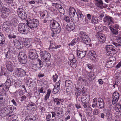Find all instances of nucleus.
<instances>
[{
  "instance_id": "nucleus-1",
  "label": "nucleus",
  "mask_w": 121,
  "mask_h": 121,
  "mask_svg": "<svg viewBox=\"0 0 121 121\" xmlns=\"http://www.w3.org/2000/svg\"><path fill=\"white\" fill-rule=\"evenodd\" d=\"M39 22L37 19L33 17V15L32 14H29V16L27 20L26 24L28 27L31 29L36 28L39 24Z\"/></svg>"
},
{
  "instance_id": "nucleus-2",
  "label": "nucleus",
  "mask_w": 121,
  "mask_h": 121,
  "mask_svg": "<svg viewBox=\"0 0 121 121\" xmlns=\"http://www.w3.org/2000/svg\"><path fill=\"white\" fill-rule=\"evenodd\" d=\"M50 27L51 30L55 32L56 34H58L60 31V26L59 24L54 20H51Z\"/></svg>"
},
{
  "instance_id": "nucleus-3",
  "label": "nucleus",
  "mask_w": 121,
  "mask_h": 121,
  "mask_svg": "<svg viewBox=\"0 0 121 121\" xmlns=\"http://www.w3.org/2000/svg\"><path fill=\"white\" fill-rule=\"evenodd\" d=\"M77 12L78 16L76 15V17L74 16L73 17H72L71 19L72 21L74 22H78L79 20L78 17H79L81 19V22L82 23L85 24H88V20L85 18L80 10H78Z\"/></svg>"
},
{
  "instance_id": "nucleus-4",
  "label": "nucleus",
  "mask_w": 121,
  "mask_h": 121,
  "mask_svg": "<svg viewBox=\"0 0 121 121\" xmlns=\"http://www.w3.org/2000/svg\"><path fill=\"white\" fill-rule=\"evenodd\" d=\"M79 35L77 40L80 41H83L84 43L87 45H88L90 43L91 40L85 32L83 31L80 32Z\"/></svg>"
},
{
  "instance_id": "nucleus-5",
  "label": "nucleus",
  "mask_w": 121,
  "mask_h": 121,
  "mask_svg": "<svg viewBox=\"0 0 121 121\" xmlns=\"http://www.w3.org/2000/svg\"><path fill=\"white\" fill-rule=\"evenodd\" d=\"M18 30L20 33L24 34H27L30 32L29 27L23 23H20L18 24Z\"/></svg>"
},
{
  "instance_id": "nucleus-6",
  "label": "nucleus",
  "mask_w": 121,
  "mask_h": 121,
  "mask_svg": "<svg viewBox=\"0 0 121 121\" xmlns=\"http://www.w3.org/2000/svg\"><path fill=\"white\" fill-rule=\"evenodd\" d=\"M3 4L1 0H0V16L3 18H5L9 14V10L5 7H3L1 10H0Z\"/></svg>"
},
{
  "instance_id": "nucleus-7",
  "label": "nucleus",
  "mask_w": 121,
  "mask_h": 121,
  "mask_svg": "<svg viewBox=\"0 0 121 121\" xmlns=\"http://www.w3.org/2000/svg\"><path fill=\"white\" fill-rule=\"evenodd\" d=\"M41 59L42 60H49L50 58V55L49 53L45 51H41L40 52Z\"/></svg>"
},
{
  "instance_id": "nucleus-8",
  "label": "nucleus",
  "mask_w": 121,
  "mask_h": 121,
  "mask_svg": "<svg viewBox=\"0 0 121 121\" xmlns=\"http://www.w3.org/2000/svg\"><path fill=\"white\" fill-rule=\"evenodd\" d=\"M14 70V72L17 74L18 77H21L23 76L25 74L24 71L21 69L18 68H15Z\"/></svg>"
},
{
  "instance_id": "nucleus-9",
  "label": "nucleus",
  "mask_w": 121,
  "mask_h": 121,
  "mask_svg": "<svg viewBox=\"0 0 121 121\" xmlns=\"http://www.w3.org/2000/svg\"><path fill=\"white\" fill-rule=\"evenodd\" d=\"M37 53L36 50L34 49H30L29 52V56L31 60H34L37 58L36 55Z\"/></svg>"
},
{
  "instance_id": "nucleus-10",
  "label": "nucleus",
  "mask_w": 121,
  "mask_h": 121,
  "mask_svg": "<svg viewBox=\"0 0 121 121\" xmlns=\"http://www.w3.org/2000/svg\"><path fill=\"white\" fill-rule=\"evenodd\" d=\"M119 95L118 92H114L112 96V104H115L116 103L119 99Z\"/></svg>"
},
{
  "instance_id": "nucleus-11",
  "label": "nucleus",
  "mask_w": 121,
  "mask_h": 121,
  "mask_svg": "<svg viewBox=\"0 0 121 121\" xmlns=\"http://www.w3.org/2000/svg\"><path fill=\"white\" fill-rule=\"evenodd\" d=\"M32 43V40L30 38H26L24 40L23 44L25 46L28 48L31 45Z\"/></svg>"
},
{
  "instance_id": "nucleus-12",
  "label": "nucleus",
  "mask_w": 121,
  "mask_h": 121,
  "mask_svg": "<svg viewBox=\"0 0 121 121\" xmlns=\"http://www.w3.org/2000/svg\"><path fill=\"white\" fill-rule=\"evenodd\" d=\"M14 63L13 61H7L6 63L7 68V69L9 71L12 72L13 69V63Z\"/></svg>"
},
{
  "instance_id": "nucleus-13",
  "label": "nucleus",
  "mask_w": 121,
  "mask_h": 121,
  "mask_svg": "<svg viewBox=\"0 0 121 121\" xmlns=\"http://www.w3.org/2000/svg\"><path fill=\"white\" fill-rule=\"evenodd\" d=\"M103 21L105 24L109 25H110V22H112L113 19L111 17L106 16L104 17Z\"/></svg>"
},
{
  "instance_id": "nucleus-14",
  "label": "nucleus",
  "mask_w": 121,
  "mask_h": 121,
  "mask_svg": "<svg viewBox=\"0 0 121 121\" xmlns=\"http://www.w3.org/2000/svg\"><path fill=\"white\" fill-rule=\"evenodd\" d=\"M69 14L71 18L72 17H73L74 16H76V15H77V16H78V13H76L74 8L73 7L70 8Z\"/></svg>"
},
{
  "instance_id": "nucleus-15",
  "label": "nucleus",
  "mask_w": 121,
  "mask_h": 121,
  "mask_svg": "<svg viewBox=\"0 0 121 121\" xmlns=\"http://www.w3.org/2000/svg\"><path fill=\"white\" fill-rule=\"evenodd\" d=\"M18 57L19 60H27L26 56L24 52H20Z\"/></svg>"
},
{
  "instance_id": "nucleus-16",
  "label": "nucleus",
  "mask_w": 121,
  "mask_h": 121,
  "mask_svg": "<svg viewBox=\"0 0 121 121\" xmlns=\"http://www.w3.org/2000/svg\"><path fill=\"white\" fill-rule=\"evenodd\" d=\"M75 28L74 24L73 22L68 23L66 26V29L69 31H72Z\"/></svg>"
},
{
  "instance_id": "nucleus-17",
  "label": "nucleus",
  "mask_w": 121,
  "mask_h": 121,
  "mask_svg": "<svg viewBox=\"0 0 121 121\" xmlns=\"http://www.w3.org/2000/svg\"><path fill=\"white\" fill-rule=\"evenodd\" d=\"M64 101L62 99H59L57 98H55L53 100L54 104L58 106L60 105L61 104H62Z\"/></svg>"
},
{
  "instance_id": "nucleus-18",
  "label": "nucleus",
  "mask_w": 121,
  "mask_h": 121,
  "mask_svg": "<svg viewBox=\"0 0 121 121\" xmlns=\"http://www.w3.org/2000/svg\"><path fill=\"white\" fill-rule=\"evenodd\" d=\"M65 85L66 87H69L71 89H73V86L72 82L69 80H66Z\"/></svg>"
},
{
  "instance_id": "nucleus-19",
  "label": "nucleus",
  "mask_w": 121,
  "mask_h": 121,
  "mask_svg": "<svg viewBox=\"0 0 121 121\" xmlns=\"http://www.w3.org/2000/svg\"><path fill=\"white\" fill-rule=\"evenodd\" d=\"M77 54L79 58L82 59L86 55V53L82 51H80L78 50H77Z\"/></svg>"
},
{
  "instance_id": "nucleus-20",
  "label": "nucleus",
  "mask_w": 121,
  "mask_h": 121,
  "mask_svg": "<svg viewBox=\"0 0 121 121\" xmlns=\"http://www.w3.org/2000/svg\"><path fill=\"white\" fill-rule=\"evenodd\" d=\"M99 103V105L100 109L104 108V103L103 99L101 98H99L98 99Z\"/></svg>"
},
{
  "instance_id": "nucleus-21",
  "label": "nucleus",
  "mask_w": 121,
  "mask_h": 121,
  "mask_svg": "<svg viewBox=\"0 0 121 121\" xmlns=\"http://www.w3.org/2000/svg\"><path fill=\"white\" fill-rule=\"evenodd\" d=\"M15 47L19 49L21 48V45L19 41L15 39L13 41Z\"/></svg>"
},
{
  "instance_id": "nucleus-22",
  "label": "nucleus",
  "mask_w": 121,
  "mask_h": 121,
  "mask_svg": "<svg viewBox=\"0 0 121 121\" xmlns=\"http://www.w3.org/2000/svg\"><path fill=\"white\" fill-rule=\"evenodd\" d=\"M98 39L100 42L104 43L105 40V36L103 34H100L98 37Z\"/></svg>"
},
{
  "instance_id": "nucleus-23",
  "label": "nucleus",
  "mask_w": 121,
  "mask_h": 121,
  "mask_svg": "<svg viewBox=\"0 0 121 121\" xmlns=\"http://www.w3.org/2000/svg\"><path fill=\"white\" fill-rule=\"evenodd\" d=\"M26 84L28 86L33 87L35 86V82L34 81H32L31 80V79H30L27 80Z\"/></svg>"
},
{
  "instance_id": "nucleus-24",
  "label": "nucleus",
  "mask_w": 121,
  "mask_h": 121,
  "mask_svg": "<svg viewBox=\"0 0 121 121\" xmlns=\"http://www.w3.org/2000/svg\"><path fill=\"white\" fill-rule=\"evenodd\" d=\"M98 19L97 18L94 16H92L91 19V22L93 24H97L98 22Z\"/></svg>"
},
{
  "instance_id": "nucleus-25",
  "label": "nucleus",
  "mask_w": 121,
  "mask_h": 121,
  "mask_svg": "<svg viewBox=\"0 0 121 121\" xmlns=\"http://www.w3.org/2000/svg\"><path fill=\"white\" fill-rule=\"evenodd\" d=\"M51 92V91L50 90H47V94L44 97V99L45 101H46L49 98Z\"/></svg>"
},
{
  "instance_id": "nucleus-26",
  "label": "nucleus",
  "mask_w": 121,
  "mask_h": 121,
  "mask_svg": "<svg viewBox=\"0 0 121 121\" xmlns=\"http://www.w3.org/2000/svg\"><path fill=\"white\" fill-rule=\"evenodd\" d=\"M3 26V27L5 28L6 30L9 29L10 27V25L9 22H7L4 23Z\"/></svg>"
},
{
  "instance_id": "nucleus-27",
  "label": "nucleus",
  "mask_w": 121,
  "mask_h": 121,
  "mask_svg": "<svg viewBox=\"0 0 121 121\" xmlns=\"http://www.w3.org/2000/svg\"><path fill=\"white\" fill-rule=\"evenodd\" d=\"M5 40L4 37L2 33L0 32V45L4 44V43Z\"/></svg>"
},
{
  "instance_id": "nucleus-28",
  "label": "nucleus",
  "mask_w": 121,
  "mask_h": 121,
  "mask_svg": "<svg viewBox=\"0 0 121 121\" xmlns=\"http://www.w3.org/2000/svg\"><path fill=\"white\" fill-rule=\"evenodd\" d=\"M78 87V86H77L76 87L77 88H75V95L77 97L79 96L81 94V91L80 90L81 89H78L77 87Z\"/></svg>"
},
{
  "instance_id": "nucleus-29",
  "label": "nucleus",
  "mask_w": 121,
  "mask_h": 121,
  "mask_svg": "<svg viewBox=\"0 0 121 121\" xmlns=\"http://www.w3.org/2000/svg\"><path fill=\"white\" fill-rule=\"evenodd\" d=\"M6 114V112L5 109H1L0 110V115L2 117L5 116Z\"/></svg>"
},
{
  "instance_id": "nucleus-30",
  "label": "nucleus",
  "mask_w": 121,
  "mask_h": 121,
  "mask_svg": "<svg viewBox=\"0 0 121 121\" xmlns=\"http://www.w3.org/2000/svg\"><path fill=\"white\" fill-rule=\"evenodd\" d=\"M11 81L10 79H7L4 83L5 85L6 86V88H9L10 86Z\"/></svg>"
},
{
  "instance_id": "nucleus-31",
  "label": "nucleus",
  "mask_w": 121,
  "mask_h": 121,
  "mask_svg": "<svg viewBox=\"0 0 121 121\" xmlns=\"http://www.w3.org/2000/svg\"><path fill=\"white\" fill-rule=\"evenodd\" d=\"M70 65L73 68H75L77 66L76 61H70Z\"/></svg>"
},
{
  "instance_id": "nucleus-32",
  "label": "nucleus",
  "mask_w": 121,
  "mask_h": 121,
  "mask_svg": "<svg viewBox=\"0 0 121 121\" xmlns=\"http://www.w3.org/2000/svg\"><path fill=\"white\" fill-rule=\"evenodd\" d=\"M17 13L18 16L20 14H21L23 12H25L24 10L22 8H19L17 10Z\"/></svg>"
},
{
  "instance_id": "nucleus-33",
  "label": "nucleus",
  "mask_w": 121,
  "mask_h": 121,
  "mask_svg": "<svg viewBox=\"0 0 121 121\" xmlns=\"http://www.w3.org/2000/svg\"><path fill=\"white\" fill-rule=\"evenodd\" d=\"M109 27L112 32L113 34L115 35H117L118 34V31L117 29H115V28H112V27L110 26H109Z\"/></svg>"
},
{
  "instance_id": "nucleus-34",
  "label": "nucleus",
  "mask_w": 121,
  "mask_h": 121,
  "mask_svg": "<svg viewBox=\"0 0 121 121\" xmlns=\"http://www.w3.org/2000/svg\"><path fill=\"white\" fill-rule=\"evenodd\" d=\"M25 12H23L22 14H20L19 16V17L22 19H25L26 18V15Z\"/></svg>"
},
{
  "instance_id": "nucleus-35",
  "label": "nucleus",
  "mask_w": 121,
  "mask_h": 121,
  "mask_svg": "<svg viewBox=\"0 0 121 121\" xmlns=\"http://www.w3.org/2000/svg\"><path fill=\"white\" fill-rule=\"evenodd\" d=\"M12 54V52L9 51H8L7 52V54H6V58L8 59L10 58Z\"/></svg>"
},
{
  "instance_id": "nucleus-36",
  "label": "nucleus",
  "mask_w": 121,
  "mask_h": 121,
  "mask_svg": "<svg viewBox=\"0 0 121 121\" xmlns=\"http://www.w3.org/2000/svg\"><path fill=\"white\" fill-rule=\"evenodd\" d=\"M99 110L97 108L94 109L93 111V114L94 115H98L99 114Z\"/></svg>"
},
{
  "instance_id": "nucleus-37",
  "label": "nucleus",
  "mask_w": 121,
  "mask_h": 121,
  "mask_svg": "<svg viewBox=\"0 0 121 121\" xmlns=\"http://www.w3.org/2000/svg\"><path fill=\"white\" fill-rule=\"evenodd\" d=\"M60 89L58 88H55L54 87V88L53 89V93L54 94H56L59 91Z\"/></svg>"
},
{
  "instance_id": "nucleus-38",
  "label": "nucleus",
  "mask_w": 121,
  "mask_h": 121,
  "mask_svg": "<svg viewBox=\"0 0 121 121\" xmlns=\"http://www.w3.org/2000/svg\"><path fill=\"white\" fill-rule=\"evenodd\" d=\"M106 55L108 56H112L114 55V53L111 51H106Z\"/></svg>"
},
{
  "instance_id": "nucleus-39",
  "label": "nucleus",
  "mask_w": 121,
  "mask_h": 121,
  "mask_svg": "<svg viewBox=\"0 0 121 121\" xmlns=\"http://www.w3.org/2000/svg\"><path fill=\"white\" fill-rule=\"evenodd\" d=\"M96 54L95 52L93 50H91L89 51L88 53V56L94 55L95 56Z\"/></svg>"
},
{
  "instance_id": "nucleus-40",
  "label": "nucleus",
  "mask_w": 121,
  "mask_h": 121,
  "mask_svg": "<svg viewBox=\"0 0 121 121\" xmlns=\"http://www.w3.org/2000/svg\"><path fill=\"white\" fill-rule=\"evenodd\" d=\"M21 83L19 81L16 82L14 84V85L15 86V87H18L20 86L21 85Z\"/></svg>"
},
{
  "instance_id": "nucleus-41",
  "label": "nucleus",
  "mask_w": 121,
  "mask_h": 121,
  "mask_svg": "<svg viewBox=\"0 0 121 121\" xmlns=\"http://www.w3.org/2000/svg\"><path fill=\"white\" fill-rule=\"evenodd\" d=\"M86 89L85 88H84V87L82 88L81 90V91L82 93V95L84 96H86L87 94L86 92Z\"/></svg>"
},
{
  "instance_id": "nucleus-42",
  "label": "nucleus",
  "mask_w": 121,
  "mask_h": 121,
  "mask_svg": "<svg viewBox=\"0 0 121 121\" xmlns=\"http://www.w3.org/2000/svg\"><path fill=\"white\" fill-rule=\"evenodd\" d=\"M112 45H107L106 47V51H111V50L112 49Z\"/></svg>"
},
{
  "instance_id": "nucleus-43",
  "label": "nucleus",
  "mask_w": 121,
  "mask_h": 121,
  "mask_svg": "<svg viewBox=\"0 0 121 121\" xmlns=\"http://www.w3.org/2000/svg\"><path fill=\"white\" fill-rule=\"evenodd\" d=\"M76 39H74L70 43L68 44V45L70 46V45L73 46L74 45L76 44Z\"/></svg>"
},
{
  "instance_id": "nucleus-44",
  "label": "nucleus",
  "mask_w": 121,
  "mask_h": 121,
  "mask_svg": "<svg viewBox=\"0 0 121 121\" xmlns=\"http://www.w3.org/2000/svg\"><path fill=\"white\" fill-rule=\"evenodd\" d=\"M33 119L31 118L30 116H27L24 121H33Z\"/></svg>"
},
{
  "instance_id": "nucleus-45",
  "label": "nucleus",
  "mask_w": 121,
  "mask_h": 121,
  "mask_svg": "<svg viewBox=\"0 0 121 121\" xmlns=\"http://www.w3.org/2000/svg\"><path fill=\"white\" fill-rule=\"evenodd\" d=\"M96 55L95 56L94 55H91L89 56V58L91 60H94L96 59Z\"/></svg>"
},
{
  "instance_id": "nucleus-46",
  "label": "nucleus",
  "mask_w": 121,
  "mask_h": 121,
  "mask_svg": "<svg viewBox=\"0 0 121 121\" xmlns=\"http://www.w3.org/2000/svg\"><path fill=\"white\" fill-rule=\"evenodd\" d=\"M86 97H83L82 96L81 98V101L82 103L84 104L86 103Z\"/></svg>"
},
{
  "instance_id": "nucleus-47",
  "label": "nucleus",
  "mask_w": 121,
  "mask_h": 121,
  "mask_svg": "<svg viewBox=\"0 0 121 121\" xmlns=\"http://www.w3.org/2000/svg\"><path fill=\"white\" fill-rule=\"evenodd\" d=\"M64 20L66 22H68L70 21V19L69 17L67 16H65L64 17Z\"/></svg>"
},
{
  "instance_id": "nucleus-48",
  "label": "nucleus",
  "mask_w": 121,
  "mask_h": 121,
  "mask_svg": "<svg viewBox=\"0 0 121 121\" xmlns=\"http://www.w3.org/2000/svg\"><path fill=\"white\" fill-rule=\"evenodd\" d=\"M53 81L54 82L56 81L58 78V75L57 74H55V75H53Z\"/></svg>"
},
{
  "instance_id": "nucleus-49",
  "label": "nucleus",
  "mask_w": 121,
  "mask_h": 121,
  "mask_svg": "<svg viewBox=\"0 0 121 121\" xmlns=\"http://www.w3.org/2000/svg\"><path fill=\"white\" fill-rule=\"evenodd\" d=\"M74 58V56L72 54L70 55L69 57V60H73Z\"/></svg>"
},
{
  "instance_id": "nucleus-50",
  "label": "nucleus",
  "mask_w": 121,
  "mask_h": 121,
  "mask_svg": "<svg viewBox=\"0 0 121 121\" xmlns=\"http://www.w3.org/2000/svg\"><path fill=\"white\" fill-rule=\"evenodd\" d=\"M8 37L10 39H12V38L14 39L16 38L17 36L15 35H8Z\"/></svg>"
},
{
  "instance_id": "nucleus-51",
  "label": "nucleus",
  "mask_w": 121,
  "mask_h": 121,
  "mask_svg": "<svg viewBox=\"0 0 121 121\" xmlns=\"http://www.w3.org/2000/svg\"><path fill=\"white\" fill-rule=\"evenodd\" d=\"M92 102L93 104L97 105V99L96 98H94Z\"/></svg>"
},
{
  "instance_id": "nucleus-52",
  "label": "nucleus",
  "mask_w": 121,
  "mask_h": 121,
  "mask_svg": "<svg viewBox=\"0 0 121 121\" xmlns=\"http://www.w3.org/2000/svg\"><path fill=\"white\" fill-rule=\"evenodd\" d=\"M3 100V98L2 96L0 95V104L1 105L3 103L2 101Z\"/></svg>"
},
{
  "instance_id": "nucleus-53",
  "label": "nucleus",
  "mask_w": 121,
  "mask_h": 121,
  "mask_svg": "<svg viewBox=\"0 0 121 121\" xmlns=\"http://www.w3.org/2000/svg\"><path fill=\"white\" fill-rule=\"evenodd\" d=\"M26 98V97L25 95L22 96L21 98L20 101H21L22 102L25 100Z\"/></svg>"
},
{
  "instance_id": "nucleus-54",
  "label": "nucleus",
  "mask_w": 121,
  "mask_h": 121,
  "mask_svg": "<svg viewBox=\"0 0 121 121\" xmlns=\"http://www.w3.org/2000/svg\"><path fill=\"white\" fill-rule=\"evenodd\" d=\"M56 7L57 9L58 10L60 8L62 7L61 6V5H60V4H58L57 3H56Z\"/></svg>"
},
{
  "instance_id": "nucleus-55",
  "label": "nucleus",
  "mask_w": 121,
  "mask_h": 121,
  "mask_svg": "<svg viewBox=\"0 0 121 121\" xmlns=\"http://www.w3.org/2000/svg\"><path fill=\"white\" fill-rule=\"evenodd\" d=\"M51 115L50 113H48L47 114L46 116V118L47 119H50L49 118H51Z\"/></svg>"
},
{
  "instance_id": "nucleus-56",
  "label": "nucleus",
  "mask_w": 121,
  "mask_h": 121,
  "mask_svg": "<svg viewBox=\"0 0 121 121\" xmlns=\"http://www.w3.org/2000/svg\"><path fill=\"white\" fill-rule=\"evenodd\" d=\"M115 47L113 45H112V49L111 51L112 52H115L117 50V49L115 48Z\"/></svg>"
},
{
  "instance_id": "nucleus-57",
  "label": "nucleus",
  "mask_w": 121,
  "mask_h": 121,
  "mask_svg": "<svg viewBox=\"0 0 121 121\" xmlns=\"http://www.w3.org/2000/svg\"><path fill=\"white\" fill-rule=\"evenodd\" d=\"M117 39L118 43H121V37H118Z\"/></svg>"
},
{
  "instance_id": "nucleus-58",
  "label": "nucleus",
  "mask_w": 121,
  "mask_h": 121,
  "mask_svg": "<svg viewBox=\"0 0 121 121\" xmlns=\"http://www.w3.org/2000/svg\"><path fill=\"white\" fill-rule=\"evenodd\" d=\"M87 19L89 20H90L92 17L90 14H88L86 15Z\"/></svg>"
},
{
  "instance_id": "nucleus-59",
  "label": "nucleus",
  "mask_w": 121,
  "mask_h": 121,
  "mask_svg": "<svg viewBox=\"0 0 121 121\" xmlns=\"http://www.w3.org/2000/svg\"><path fill=\"white\" fill-rule=\"evenodd\" d=\"M29 2L30 4H33L35 3L34 0H30L29 1Z\"/></svg>"
},
{
  "instance_id": "nucleus-60",
  "label": "nucleus",
  "mask_w": 121,
  "mask_h": 121,
  "mask_svg": "<svg viewBox=\"0 0 121 121\" xmlns=\"http://www.w3.org/2000/svg\"><path fill=\"white\" fill-rule=\"evenodd\" d=\"M11 102L13 103V104L15 106H17V103L14 99H13L11 100Z\"/></svg>"
},
{
  "instance_id": "nucleus-61",
  "label": "nucleus",
  "mask_w": 121,
  "mask_h": 121,
  "mask_svg": "<svg viewBox=\"0 0 121 121\" xmlns=\"http://www.w3.org/2000/svg\"><path fill=\"white\" fill-rule=\"evenodd\" d=\"M99 84L102 85L103 83V81L101 79H99L98 80Z\"/></svg>"
},
{
  "instance_id": "nucleus-62",
  "label": "nucleus",
  "mask_w": 121,
  "mask_h": 121,
  "mask_svg": "<svg viewBox=\"0 0 121 121\" xmlns=\"http://www.w3.org/2000/svg\"><path fill=\"white\" fill-rule=\"evenodd\" d=\"M60 13H62L64 11V9L62 7L58 10Z\"/></svg>"
},
{
  "instance_id": "nucleus-63",
  "label": "nucleus",
  "mask_w": 121,
  "mask_h": 121,
  "mask_svg": "<svg viewBox=\"0 0 121 121\" xmlns=\"http://www.w3.org/2000/svg\"><path fill=\"white\" fill-rule=\"evenodd\" d=\"M121 66V61L119 62L116 66V68L117 69L119 68Z\"/></svg>"
},
{
  "instance_id": "nucleus-64",
  "label": "nucleus",
  "mask_w": 121,
  "mask_h": 121,
  "mask_svg": "<svg viewBox=\"0 0 121 121\" xmlns=\"http://www.w3.org/2000/svg\"><path fill=\"white\" fill-rule=\"evenodd\" d=\"M61 46L60 45H59L58 46H56L55 47H53L52 48V50L53 49H56L58 48H60V47Z\"/></svg>"
}]
</instances>
